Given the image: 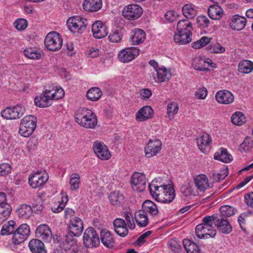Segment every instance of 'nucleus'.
<instances>
[{
	"label": "nucleus",
	"mask_w": 253,
	"mask_h": 253,
	"mask_svg": "<svg viewBox=\"0 0 253 253\" xmlns=\"http://www.w3.org/2000/svg\"><path fill=\"white\" fill-rule=\"evenodd\" d=\"M75 120L81 126L86 128H93L97 124V118L91 110L80 108L75 114Z\"/></svg>",
	"instance_id": "1"
},
{
	"label": "nucleus",
	"mask_w": 253,
	"mask_h": 253,
	"mask_svg": "<svg viewBox=\"0 0 253 253\" xmlns=\"http://www.w3.org/2000/svg\"><path fill=\"white\" fill-rule=\"evenodd\" d=\"M37 125V118L33 115H27L21 120L19 133L24 137H28L34 131Z\"/></svg>",
	"instance_id": "2"
},
{
	"label": "nucleus",
	"mask_w": 253,
	"mask_h": 253,
	"mask_svg": "<svg viewBox=\"0 0 253 253\" xmlns=\"http://www.w3.org/2000/svg\"><path fill=\"white\" fill-rule=\"evenodd\" d=\"M167 185L161 181L160 178H155L149 184L150 193L157 201H164L165 195L163 192Z\"/></svg>",
	"instance_id": "3"
},
{
	"label": "nucleus",
	"mask_w": 253,
	"mask_h": 253,
	"mask_svg": "<svg viewBox=\"0 0 253 253\" xmlns=\"http://www.w3.org/2000/svg\"><path fill=\"white\" fill-rule=\"evenodd\" d=\"M63 41L60 35L56 32L49 33L45 38L44 45L50 51L59 50L62 45Z\"/></svg>",
	"instance_id": "4"
},
{
	"label": "nucleus",
	"mask_w": 253,
	"mask_h": 253,
	"mask_svg": "<svg viewBox=\"0 0 253 253\" xmlns=\"http://www.w3.org/2000/svg\"><path fill=\"white\" fill-rule=\"evenodd\" d=\"M67 25L71 32L82 33L86 29L87 21L84 18L76 16L69 18L67 21Z\"/></svg>",
	"instance_id": "5"
},
{
	"label": "nucleus",
	"mask_w": 253,
	"mask_h": 253,
	"mask_svg": "<svg viewBox=\"0 0 253 253\" xmlns=\"http://www.w3.org/2000/svg\"><path fill=\"white\" fill-rule=\"evenodd\" d=\"M25 108L22 105L8 107L1 111V116L6 120H15L22 117L25 113Z\"/></svg>",
	"instance_id": "6"
},
{
	"label": "nucleus",
	"mask_w": 253,
	"mask_h": 253,
	"mask_svg": "<svg viewBox=\"0 0 253 253\" xmlns=\"http://www.w3.org/2000/svg\"><path fill=\"white\" fill-rule=\"evenodd\" d=\"M83 241L84 245L87 248L97 247L100 243L96 231L93 227H88L85 229L84 233Z\"/></svg>",
	"instance_id": "7"
},
{
	"label": "nucleus",
	"mask_w": 253,
	"mask_h": 253,
	"mask_svg": "<svg viewBox=\"0 0 253 253\" xmlns=\"http://www.w3.org/2000/svg\"><path fill=\"white\" fill-rule=\"evenodd\" d=\"M48 175L45 172L37 171L31 174L29 177V183L33 188L42 186L48 180Z\"/></svg>",
	"instance_id": "8"
},
{
	"label": "nucleus",
	"mask_w": 253,
	"mask_h": 253,
	"mask_svg": "<svg viewBox=\"0 0 253 253\" xmlns=\"http://www.w3.org/2000/svg\"><path fill=\"white\" fill-rule=\"evenodd\" d=\"M130 181L133 191L141 192L145 190L146 185V178L144 173H134L131 176Z\"/></svg>",
	"instance_id": "9"
},
{
	"label": "nucleus",
	"mask_w": 253,
	"mask_h": 253,
	"mask_svg": "<svg viewBox=\"0 0 253 253\" xmlns=\"http://www.w3.org/2000/svg\"><path fill=\"white\" fill-rule=\"evenodd\" d=\"M30 227L27 224H21L14 231L13 237L12 242L14 244H20L24 242L30 234Z\"/></svg>",
	"instance_id": "10"
},
{
	"label": "nucleus",
	"mask_w": 253,
	"mask_h": 253,
	"mask_svg": "<svg viewBox=\"0 0 253 253\" xmlns=\"http://www.w3.org/2000/svg\"><path fill=\"white\" fill-rule=\"evenodd\" d=\"M68 233L73 236L79 237L83 232L84 224L82 220L77 216L70 219L67 226Z\"/></svg>",
	"instance_id": "11"
},
{
	"label": "nucleus",
	"mask_w": 253,
	"mask_h": 253,
	"mask_svg": "<svg viewBox=\"0 0 253 253\" xmlns=\"http://www.w3.org/2000/svg\"><path fill=\"white\" fill-rule=\"evenodd\" d=\"M162 149V142L157 139H150L146 144L144 151L147 158H151L157 155Z\"/></svg>",
	"instance_id": "12"
},
{
	"label": "nucleus",
	"mask_w": 253,
	"mask_h": 253,
	"mask_svg": "<svg viewBox=\"0 0 253 253\" xmlns=\"http://www.w3.org/2000/svg\"><path fill=\"white\" fill-rule=\"evenodd\" d=\"M139 54V50L134 47L125 48L121 50L118 55L119 60L124 63L131 61Z\"/></svg>",
	"instance_id": "13"
},
{
	"label": "nucleus",
	"mask_w": 253,
	"mask_h": 253,
	"mask_svg": "<svg viewBox=\"0 0 253 253\" xmlns=\"http://www.w3.org/2000/svg\"><path fill=\"white\" fill-rule=\"evenodd\" d=\"M93 150L96 156L101 160H107L111 158V153L108 147L102 142L95 141Z\"/></svg>",
	"instance_id": "14"
},
{
	"label": "nucleus",
	"mask_w": 253,
	"mask_h": 253,
	"mask_svg": "<svg viewBox=\"0 0 253 253\" xmlns=\"http://www.w3.org/2000/svg\"><path fill=\"white\" fill-rule=\"evenodd\" d=\"M142 14V8L137 4H129L126 6L123 11V16L128 19H136Z\"/></svg>",
	"instance_id": "15"
},
{
	"label": "nucleus",
	"mask_w": 253,
	"mask_h": 253,
	"mask_svg": "<svg viewBox=\"0 0 253 253\" xmlns=\"http://www.w3.org/2000/svg\"><path fill=\"white\" fill-rule=\"evenodd\" d=\"M36 236L45 243L51 241L52 233L49 227L45 224L39 225L36 230Z\"/></svg>",
	"instance_id": "16"
},
{
	"label": "nucleus",
	"mask_w": 253,
	"mask_h": 253,
	"mask_svg": "<svg viewBox=\"0 0 253 253\" xmlns=\"http://www.w3.org/2000/svg\"><path fill=\"white\" fill-rule=\"evenodd\" d=\"M93 35L96 39H101L107 36L108 31L107 27L101 21H96L91 27Z\"/></svg>",
	"instance_id": "17"
},
{
	"label": "nucleus",
	"mask_w": 253,
	"mask_h": 253,
	"mask_svg": "<svg viewBox=\"0 0 253 253\" xmlns=\"http://www.w3.org/2000/svg\"><path fill=\"white\" fill-rule=\"evenodd\" d=\"M115 232L122 237H126L128 233L127 225L125 220L121 218H116L113 222Z\"/></svg>",
	"instance_id": "18"
},
{
	"label": "nucleus",
	"mask_w": 253,
	"mask_h": 253,
	"mask_svg": "<svg viewBox=\"0 0 253 253\" xmlns=\"http://www.w3.org/2000/svg\"><path fill=\"white\" fill-rule=\"evenodd\" d=\"M56 96H36L34 99L35 105L40 108H45L50 106L54 100H58L62 98L55 97Z\"/></svg>",
	"instance_id": "19"
},
{
	"label": "nucleus",
	"mask_w": 253,
	"mask_h": 253,
	"mask_svg": "<svg viewBox=\"0 0 253 253\" xmlns=\"http://www.w3.org/2000/svg\"><path fill=\"white\" fill-rule=\"evenodd\" d=\"M195 232L197 237L200 239L205 238L207 236L213 238L215 236L216 233V230L212 228V227H208L207 226H204L201 224L196 226Z\"/></svg>",
	"instance_id": "20"
},
{
	"label": "nucleus",
	"mask_w": 253,
	"mask_h": 253,
	"mask_svg": "<svg viewBox=\"0 0 253 253\" xmlns=\"http://www.w3.org/2000/svg\"><path fill=\"white\" fill-rule=\"evenodd\" d=\"M154 112L149 106H145L140 108L135 114V119L139 122H144L152 118Z\"/></svg>",
	"instance_id": "21"
},
{
	"label": "nucleus",
	"mask_w": 253,
	"mask_h": 253,
	"mask_svg": "<svg viewBox=\"0 0 253 253\" xmlns=\"http://www.w3.org/2000/svg\"><path fill=\"white\" fill-rule=\"evenodd\" d=\"M108 198L111 205L116 208L122 206L125 201L124 195L118 191L111 192Z\"/></svg>",
	"instance_id": "22"
},
{
	"label": "nucleus",
	"mask_w": 253,
	"mask_h": 253,
	"mask_svg": "<svg viewBox=\"0 0 253 253\" xmlns=\"http://www.w3.org/2000/svg\"><path fill=\"white\" fill-rule=\"evenodd\" d=\"M215 226L222 233L229 234L232 231V227L227 218H224L221 216H217V219L215 221Z\"/></svg>",
	"instance_id": "23"
},
{
	"label": "nucleus",
	"mask_w": 253,
	"mask_h": 253,
	"mask_svg": "<svg viewBox=\"0 0 253 253\" xmlns=\"http://www.w3.org/2000/svg\"><path fill=\"white\" fill-rule=\"evenodd\" d=\"M84 9L87 12H94L102 7V0H84L83 3Z\"/></svg>",
	"instance_id": "24"
},
{
	"label": "nucleus",
	"mask_w": 253,
	"mask_h": 253,
	"mask_svg": "<svg viewBox=\"0 0 253 253\" xmlns=\"http://www.w3.org/2000/svg\"><path fill=\"white\" fill-rule=\"evenodd\" d=\"M191 31H177L174 36V41L179 45L187 44L192 41Z\"/></svg>",
	"instance_id": "25"
},
{
	"label": "nucleus",
	"mask_w": 253,
	"mask_h": 253,
	"mask_svg": "<svg viewBox=\"0 0 253 253\" xmlns=\"http://www.w3.org/2000/svg\"><path fill=\"white\" fill-rule=\"evenodd\" d=\"M246 23L247 20L245 17L239 15H235L232 17L229 25L232 29L240 31L245 28Z\"/></svg>",
	"instance_id": "26"
},
{
	"label": "nucleus",
	"mask_w": 253,
	"mask_h": 253,
	"mask_svg": "<svg viewBox=\"0 0 253 253\" xmlns=\"http://www.w3.org/2000/svg\"><path fill=\"white\" fill-rule=\"evenodd\" d=\"M130 40L133 45L140 44L144 42L146 39L145 32L140 29H135L131 33Z\"/></svg>",
	"instance_id": "27"
},
{
	"label": "nucleus",
	"mask_w": 253,
	"mask_h": 253,
	"mask_svg": "<svg viewBox=\"0 0 253 253\" xmlns=\"http://www.w3.org/2000/svg\"><path fill=\"white\" fill-rule=\"evenodd\" d=\"M75 236L68 233L66 235L62 240V243H60L61 247L64 249L70 252V250L76 248L77 245V241L74 238Z\"/></svg>",
	"instance_id": "28"
},
{
	"label": "nucleus",
	"mask_w": 253,
	"mask_h": 253,
	"mask_svg": "<svg viewBox=\"0 0 253 253\" xmlns=\"http://www.w3.org/2000/svg\"><path fill=\"white\" fill-rule=\"evenodd\" d=\"M211 142V136L205 132L197 139L198 148L203 153H205L207 148L210 146Z\"/></svg>",
	"instance_id": "29"
},
{
	"label": "nucleus",
	"mask_w": 253,
	"mask_h": 253,
	"mask_svg": "<svg viewBox=\"0 0 253 253\" xmlns=\"http://www.w3.org/2000/svg\"><path fill=\"white\" fill-rule=\"evenodd\" d=\"M100 240L103 245L107 248H112L115 244V240L110 231L103 229L100 232Z\"/></svg>",
	"instance_id": "30"
},
{
	"label": "nucleus",
	"mask_w": 253,
	"mask_h": 253,
	"mask_svg": "<svg viewBox=\"0 0 253 253\" xmlns=\"http://www.w3.org/2000/svg\"><path fill=\"white\" fill-rule=\"evenodd\" d=\"M29 247L32 253H47L44 244L39 239L31 240L29 243Z\"/></svg>",
	"instance_id": "31"
},
{
	"label": "nucleus",
	"mask_w": 253,
	"mask_h": 253,
	"mask_svg": "<svg viewBox=\"0 0 253 253\" xmlns=\"http://www.w3.org/2000/svg\"><path fill=\"white\" fill-rule=\"evenodd\" d=\"M157 77H155V81L158 83H162L169 81L171 75L169 70L165 67L159 68L156 70Z\"/></svg>",
	"instance_id": "32"
},
{
	"label": "nucleus",
	"mask_w": 253,
	"mask_h": 253,
	"mask_svg": "<svg viewBox=\"0 0 253 253\" xmlns=\"http://www.w3.org/2000/svg\"><path fill=\"white\" fill-rule=\"evenodd\" d=\"M196 187L200 191H204L209 187L208 177L204 174L198 175L194 179Z\"/></svg>",
	"instance_id": "33"
},
{
	"label": "nucleus",
	"mask_w": 253,
	"mask_h": 253,
	"mask_svg": "<svg viewBox=\"0 0 253 253\" xmlns=\"http://www.w3.org/2000/svg\"><path fill=\"white\" fill-rule=\"evenodd\" d=\"M142 210L144 213H149L152 216L158 214L159 211L157 205L152 201L150 200L145 201L142 204Z\"/></svg>",
	"instance_id": "34"
},
{
	"label": "nucleus",
	"mask_w": 253,
	"mask_h": 253,
	"mask_svg": "<svg viewBox=\"0 0 253 253\" xmlns=\"http://www.w3.org/2000/svg\"><path fill=\"white\" fill-rule=\"evenodd\" d=\"M209 17L213 20H219L222 16L223 11L220 6L217 5H211L208 10Z\"/></svg>",
	"instance_id": "35"
},
{
	"label": "nucleus",
	"mask_w": 253,
	"mask_h": 253,
	"mask_svg": "<svg viewBox=\"0 0 253 253\" xmlns=\"http://www.w3.org/2000/svg\"><path fill=\"white\" fill-rule=\"evenodd\" d=\"M238 71L242 74H249L253 70V62L249 60H242L239 62Z\"/></svg>",
	"instance_id": "36"
},
{
	"label": "nucleus",
	"mask_w": 253,
	"mask_h": 253,
	"mask_svg": "<svg viewBox=\"0 0 253 253\" xmlns=\"http://www.w3.org/2000/svg\"><path fill=\"white\" fill-rule=\"evenodd\" d=\"M183 245L187 253H202L199 246L189 239H184Z\"/></svg>",
	"instance_id": "37"
},
{
	"label": "nucleus",
	"mask_w": 253,
	"mask_h": 253,
	"mask_svg": "<svg viewBox=\"0 0 253 253\" xmlns=\"http://www.w3.org/2000/svg\"><path fill=\"white\" fill-rule=\"evenodd\" d=\"M165 197L164 201H159L158 202L163 203H169L171 202L175 198V194L173 187L170 185H168L166 187L165 191L163 192Z\"/></svg>",
	"instance_id": "38"
},
{
	"label": "nucleus",
	"mask_w": 253,
	"mask_h": 253,
	"mask_svg": "<svg viewBox=\"0 0 253 253\" xmlns=\"http://www.w3.org/2000/svg\"><path fill=\"white\" fill-rule=\"evenodd\" d=\"M179 107L177 102L170 101L167 105V112L166 118L171 120L178 112Z\"/></svg>",
	"instance_id": "39"
},
{
	"label": "nucleus",
	"mask_w": 253,
	"mask_h": 253,
	"mask_svg": "<svg viewBox=\"0 0 253 253\" xmlns=\"http://www.w3.org/2000/svg\"><path fill=\"white\" fill-rule=\"evenodd\" d=\"M214 159L224 163H229L232 160V157L228 153L227 149L222 148L220 153L217 152L214 154Z\"/></svg>",
	"instance_id": "40"
},
{
	"label": "nucleus",
	"mask_w": 253,
	"mask_h": 253,
	"mask_svg": "<svg viewBox=\"0 0 253 253\" xmlns=\"http://www.w3.org/2000/svg\"><path fill=\"white\" fill-rule=\"evenodd\" d=\"M135 219L139 227H145L148 223L147 215L143 211H138L135 213Z\"/></svg>",
	"instance_id": "41"
},
{
	"label": "nucleus",
	"mask_w": 253,
	"mask_h": 253,
	"mask_svg": "<svg viewBox=\"0 0 253 253\" xmlns=\"http://www.w3.org/2000/svg\"><path fill=\"white\" fill-rule=\"evenodd\" d=\"M32 208L28 205H22L20 208L17 210V212L20 217L27 218L31 216L32 213Z\"/></svg>",
	"instance_id": "42"
},
{
	"label": "nucleus",
	"mask_w": 253,
	"mask_h": 253,
	"mask_svg": "<svg viewBox=\"0 0 253 253\" xmlns=\"http://www.w3.org/2000/svg\"><path fill=\"white\" fill-rule=\"evenodd\" d=\"M183 15L187 19H192L197 14V11L192 4H185L182 9Z\"/></svg>",
	"instance_id": "43"
},
{
	"label": "nucleus",
	"mask_w": 253,
	"mask_h": 253,
	"mask_svg": "<svg viewBox=\"0 0 253 253\" xmlns=\"http://www.w3.org/2000/svg\"><path fill=\"white\" fill-rule=\"evenodd\" d=\"M16 223L13 220H10L5 223L2 227L1 234L2 235H9L14 233Z\"/></svg>",
	"instance_id": "44"
},
{
	"label": "nucleus",
	"mask_w": 253,
	"mask_h": 253,
	"mask_svg": "<svg viewBox=\"0 0 253 253\" xmlns=\"http://www.w3.org/2000/svg\"><path fill=\"white\" fill-rule=\"evenodd\" d=\"M231 121L235 125L241 126L246 122L244 114L241 112H236L231 118Z\"/></svg>",
	"instance_id": "45"
},
{
	"label": "nucleus",
	"mask_w": 253,
	"mask_h": 253,
	"mask_svg": "<svg viewBox=\"0 0 253 253\" xmlns=\"http://www.w3.org/2000/svg\"><path fill=\"white\" fill-rule=\"evenodd\" d=\"M11 207L8 203L0 205V219L5 220L11 212Z\"/></svg>",
	"instance_id": "46"
},
{
	"label": "nucleus",
	"mask_w": 253,
	"mask_h": 253,
	"mask_svg": "<svg viewBox=\"0 0 253 253\" xmlns=\"http://www.w3.org/2000/svg\"><path fill=\"white\" fill-rule=\"evenodd\" d=\"M253 147V140L252 137H247L240 145L239 150L242 152H249Z\"/></svg>",
	"instance_id": "47"
},
{
	"label": "nucleus",
	"mask_w": 253,
	"mask_h": 253,
	"mask_svg": "<svg viewBox=\"0 0 253 253\" xmlns=\"http://www.w3.org/2000/svg\"><path fill=\"white\" fill-rule=\"evenodd\" d=\"M220 211L221 215H219V216H221L224 218H226V217L231 216L234 214L236 209L231 206L224 205L220 207Z\"/></svg>",
	"instance_id": "48"
},
{
	"label": "nucleus",
	"mask_w": 253,
	"mask_h": 253,
	"mask_svg": "<svg viewBox=\"0 0 253 253\" xmlns=\"http://www.w3.org/2000/svg\"><path fill=\"white\" fill-rule=\"evenodd\" d=\"M192 24L187 19H183L178 21L177 24V31H191Z\"/></svg>",
	"instance_id": "49"
},
{
	"label": "nucleus",
	"mask_w": 253,
	"mask_h": 253,
	"mask_svg": "<svg viewBox=\"0 0 253 253\" xmlns=\"http://www.w3.org/2000/svg\"><path fill=\"white\" fill-rule=\"evenodd\" d=\"M80 176L77 173H74L70 175L69 183L72 190H76L79 188Z\"/></svg>",
	"instance_id": "50"
},
{
	"label": "nucleus",
	"mask_w": 253,
	"mask_h": 253,
	"mask_svg": "<svg viewBox=\"0 0 253 253\" xmlns=\"http://www.w3.org/2000/svg\"><path fill=\"white\" fill-rule=\"evenodd\" d=\"M207 48L211 53H223L225 51V47L219 43L210 45Z\"/></svg>",
	"instance_id": "51"
},
{
	"label": "nucleus",
	"mask_w": 253,
	"mask_h": 253,
	"mask_svg": "<svg viewBox=\"0 0 253 253\" xmlns=\"http://www.w3.org/2000/svg\"><path fill=\"white\" fill-rule=\"evenodd\" d=\"M217 215L206 216L203 218L202 223L201 224L204 226H207L208 227H212V228L214 229L213 223L215 225V221L217 219Z\"/></svg>",
	"instance_id": "52"
},
{
	"label": "nucleus",
	"mask_w": 253,
	"mask_h": 253,
	"mask_svg": "<svg viewBox=\"0 0 253 253\" xmlns=\"http://www.w3.org/2000/svg\"><path fill=\"white\" fill-rule=\"evenodd\" d=\"M25 56L31 59H37L41 57V53L32 48H27L24 51Z\"/></svg>",
	"instance_id": "53"
},
{
	"label": "nucleus",
	"mask_w": 253,
	"mask_h": 253,
	"mask_svg": "<svg viewBox=\"0 0 253 253\" xmlns=\"http://www.w3.org/2000/svg\"><path fill=\"white\" fill-rule=\"evenodd\" d=\"M211 40V38L207 37H203L201 39L192 43L193 47L195 49H199L209 43Z\"/></svg>",
	"instance_id": "54"
},
{
	"label": "nucleus",
	"mask_w": 253,
	"mask_h": 253,
	"mask_svg": "<svg viewBox=\"0 0 253 253\" xmlns=\"http://www.w3.org/2000/svg\"><path fill=\"white\" fill-rule=\"evenodd\" d=\"M124 217L126 220V223L130 229H133L135 227V224L133 220L132 214L129 211H125L124 212Z\"/></svg>",
	"instance_id": "55"
},
{
	"label": "nucleus",
	"mask_w": 253,
	"mask_h": 253,
	"mask_svg": "<svg viewBox=\"0 0 253 253\" xmlns=\"http://www.w3.org/2000/svg\"><path fill=\"white\" fill-rule=\"evenodd\" d=\"M169 246L170 249L175 253H180L182 248L180 242L175 239H171L169 242Z\"/></svg>",
	"instance_id": "56"
},
{
	"label": "nucleus",
	"mask_w": 253,
	"mask_h": 253,
	"mask_svg": "<svg viewBox=\"0 0 253 253\" xmlns=\"http://www.w3.org/2000/svg\"><path fill=\"white\" fill-rule=\"evenodd\" d=\"M215 99L221 104H228L232 103L234 96H215Z\"/></svg>",
	"instance_id": "57"
},
{
	"label": "nucleus",
	"mask_w": 253,
	"mask_h": 253,
	"mask_svg": "<svg viewBox=\"0 0 253 253\" xmlns=\"http://www.w3.org/2000/svg\"><path fill=\"white\" fill-rule=\"evenodd\" d=\"M43 95L50 93L51 95H56L59 94L60 95H65L64 90L61 87L54 86L51 89H46L43 91Z\"/></svg>",
	"instance_id": "58"
},
{
	"label": "nucleus",
	"mask_w": 253,
	"mask_h": 253,
	"mask_svg": "<svg viewBox=\"0 0 253 253\" xmlns=\"http://www.w3.org/2000/svg\"><path fill=\"white\" fill-rule=\"evenodd\" d=\"M228 169H223L219 173H214L212 174V178L214 181L219 182L223 179L228 174Z\"/></svg>",
	"instance_id": "59"
},
{
	"label": "nucleus",
	"mask_w": 253,
	"mask_h": 253,
	"mask_svg": "<svg viewBox=\"0 0 253 253\" xmlns=\"http://www.w3.org/2000/svg\"><path fill=\"white\" fill-rule=\"evenodd\" d=\"M15 27L19 31L25 29L28 26L27 21L23 18L17 19L14 23Z\"/></svg>",
	"instance_id": "60"
},
{
	"label": "nucleus",
	"mask_w": 253,
	"mask_h": 253,
	"mask_svg": "<svg viewBox=\"0 0 253 253\" xmlns=\"http://www.w3.org/2000/svg\"><path fill=\"white\" fill-rule=\"evenodd\" d=\"M122 38V35L117 30L113 31L109 36V40L112 42H119Z\"/></svg>",
	"instance_id": "61"
},
{
	"label": "nucleus",
	"mask_w": 253,
	"mask_h": 253,
	"mask_svg": "<svg viewBox=\"0 0 253 253\" xmlns=\"http://www.w3.org/2000/svg\"><path fill=\"white\" fill-rule=\"evenodd\" d=\"M203 59L200 58H196L194 59L192 65L195 69L200 71H206L208 68H205L203 66L202 63Z\"/></svg>",
	"instance_id": "62"
},
{
	"label": "nucleus",
	"mask_w": 253,
	"mask_h": 253,
	"mask_svg": "<svg viewBox=\"0 0 253 253\" xmlns=\"http://www.w3.org/2000/svg\"><path fill=\"white\" fill-rule=\"evenodd\" d=\"M11 170V167L8 163H2L0 165V175L5 176L9 173Z\"/></svg>",
	"instance_id": "63"
},
{
	"label": "nucleus",
	"mask_w": 253,
	"mask_h": 253,
	"mask_svg": "<svg viewBox=\"0 0 253 253\" xmlns=\"http://www.w3.org/2000/svg\"><path fill=\"white\" fill-rule=\"evenodd\" d=\"M165 17L167 20L172 22L178 18V15L176 11L170 10L166 12Z\"/></svg>",
	"instance_id": "64"
}]
</instances>
